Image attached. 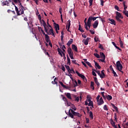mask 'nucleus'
I'll list each match as a JSON object with an SVG mask.
<instances>
[{
  "label": "nucleus",
  "instance_id": "obj_42",
  "mask_svg": "<svg viewBox=\"0 0 128 128\" xmlns=\"http://www.w3.org/2000/svg\"><path fill=\"white\" fill-rule=\"evenodd\" d=\"M9 2L8 1H6L4 3H3L2 6H9Z\"/></svg>",
  "mask_w": 128,
  "mask_h": 128
},
{
  "label": "nucleus",
  "instance_id": "obj_62",
  "mask_svg": "<svg viewBox=\"0 0 128 128\" xmlns=\"http://www.w3.org/2000/svg\"><path fill=\"white\" fill-rule=\"evenodd\" d=\"M100 2L101 6H104V0H100Z\"/></svg>",
  "mask_w": 128,
  "mask_h": 128
},
{
  "label": "nucleus",
  "instance_id": "obj_50",
  "mask_svg": "<svg viewBox=\"0 0 128 128\" xmlns=\"http://www.w3.org/2000/svg\"><path fill=\"white\" fill-rule=\"evenodd\" d=\"M86 64H88V66H89V67H90V68H92V65H91V64H90V62H86Z\"/></svg>",
  "mask_w": 128,
  "mask_h": 128
},
{
  "label": "nucleus",
  "instance_id": "obj_27",
  "mask_svg": "<svg viewBox=\"0 0 128 128\" xmlns=\"http://www.w3.org/2000/svg\"><path fill=\"white\" fill-rule=\"evenodd\" d=\"M94 64H95V66L96 67H97L98 69H100L101 68V67L100 66V64H98L96 62H95L94 60Z\"/></svg>",
  "mask_w": 128,
  "mask_h": 128
},
{
  "label": "nucleus",
  "instance_id": "obj_29",
  "mask_svg": "<svg viewBox=\"0 0 128 128\" xmlns=\"http://www.w3.org/2000/svg\"><path fill=\"white\" fill-rule=\"evenodd\" d=\"M40 21H42V24L43 25V26H44V28H47L46 24L45 21H44V20H40Z\"/></svg>",
  "mask_w": 128,
  "mask_h": 128
},
{
  "label": "nucleus",
  "instance_id": "obj_28",
  "mask_svg": "<svg viewBox=\"0 0 128 128\" xmlns=\"http://www.w3.org/2000/svg\"><path fill=\"white\" fill-rule=\"evenodd\" d=\"M98 18H101L100 17H92V16H89L88 18L91 19L92 20L94 21L97 19Z\"/></svg>",
  "mask_w": 128,
  "mask_h": 128
},
{
  "label": "nucleus",
  "instance_id": "obj_1",
  "mask_svg": "<svg viewBox=\"0 0 128 128\" xmlns=\"http://www.w3.org/2000/svg\"><path fill=\"white\" fill-rule=\"evenodd\" d=\"M68 116L69 117H70L71 118H73L74 120V116H77L78 118L82 117V114L78 112H76L73 110L72 108H70L68 110Z\"/></svg>",
  "mask_w": 128,
  "mask_h": 128
},
{
  "label": "nucleus",
  "instance_id": "obj_2",
  "mask_svg": "<svg viewBox=\"0 0 128 128\" xmlns=\"http://www.w3.org/2000/svg\"><path fill=\"white\" fill-rule=\"evenodd\" d=\"M116 20L118 22L120 23H122V21L120 18L124 19V16H122V14H120V13L118 12H116Z\"/></svg>",
  "mask_w": 128,
  "mask_h": 128
},
{
  "label": "nucleus",
  "instance_id": "obj_31",
  "mask_svg": "<svg viewBox=\"0 0 128 128\" xmlns=\"http://www.w3.org/2000/svg\"><path fill=\"white\" fill-rule=\"evenodd\" d=\"M112 108H114V110H116V112H118V107L116 106L114 104H112Z\"/></svg>",
  "mask_w": 128,
  "mask_h": 128
},
{
  "label": "nucleus",
  "instance_id": "obj_60",
  "mask_svg": "<svg viewBox=\"0 0 128 128\" xmlns=\"http://www.w3.org/2000/svg\"><path fill=\"white\" fill-rule=\"evenodd\" d=\"M104 92H101V94L102 95V96H103L104 99H106V96L104 95Z\"/></svg>",
  "mask_w": 128,
  "mask_h": 128
},
{
  "label": "nucleus",
  "instance_id": "obj_38",
  "mask_svg": "<svg viewBox=\"0 0 128 128\" xmlns=\"http://www.w3.org/2000/svg\"><path fill=\"white\" fill-rule=\"evenodd\" d=\"M88 106H92V108H94V103L92 102H89Z\"/></svg>",
  "mask_w": 128,
  "mask_h": 128
},
{
  "label": "nucleus",
  "instance_id": "obj_9",
  "mask_svg": "<svg viewBox=\"0 0 128 128\" xmlns=\"http://www.w3.org/2000/svg\"><path fill=\"white\" fill-rule=\"evenodd\" d=\"M76 74H77V76H78L80 78H82L83 80H86V77L84 76V74H82L79 72H78V70H76Z\"/></svg>",
  "mask_w": 128,
  "mask_h": 128
},
{
  "label": "nucleus",
  "instance_id": "obj_25",
  "mask_svg": "<svg viewBox=\"0 0 128 128\" xmlns=\"http://www.w3.org/2000/svg\"><path fill=\"white\" fill-rule=\"evenodd\" d=\"M73 42V39H70V40L68 41V42L66 44L67 46H70V44Z\"/></svg>",
  "mask_w": 128,
  "mask_h": 128
},
{
  "label": "nucleus",
  "instance_id": "obj_4",
  "mask_svg": "<svg viewBox=\"0 0 128 128\" xmlns=\"http://www.w3.org/2000/svg\"><path fill=\"white\" fill-rule=\"evenodd\" d=\"M48 27L44 28V30H45V32H46L48 35H52V36L55 37L54 33V30L52 28H51L50 29V30H49L48 32Z\"/></svg>",
  "mask_w": 128,
  "mask_h": 128
},
{
  "label": "nucleus",
  "instance_id": "obj_63",
  "mask_svg": "<svg viewBox=\"0 0 128 128\" xmlns=\"http://www.w3.org/2000/svg\"><path fill=\"white\" fill-rule=\"evenodd\" d=\"M124 127L125 128H128V123L124 124Z\"/></svg>",
  "mask_w": 128,
  "mask_h": 128
},
{
  "label": "nucleus",
  "instance_id": "obj_34",
  "mask_svg": "<svg viewBox=\"0 0 128 128\" xmlns=\"http://www.w3.org/2000/svg\"><path fill=\"white\" fill-rule=\"evenodd\" d=\"M75 72L74 70V69H73V68H71V69L70 70V72H68V74H74Z\"/></svg>",
  "mask_w": 128,
  "mask_h": 128
},
{
  "label": "nucleus",
  "instance_id": "obj_22",
  "mask_svg": "<svg viewBox=\"0 0 128 128\" xmlns=\"http://www.w3.org/2000/svg\"><path fill=\"white\" fill-rule=\"evenodd\" d=\"M106 98L107 99V100H112V96H110V95H107L106 96Z\"/></svg>",
  "mask_w": 128,
  "mask_h": 128
},
{
  "label": "nucleus",
  "instance_id": "obj_8",
  "mask_svg": "<svg viewBox=\"0 0 128 128\" xmlns=\"http://www.w3.org/2000/svg\"><path fill=\"white\" fill-rule=\"evenodd\" d=\"M57 50L58 52V54H60L61 57H63V56L64 57L66 56V54L62 51V50H61L60 48H58Z\"/></svg>",
  "mask_w": 128,
  "mask_h": 128
},
{
  "label": "nucleus",
  "instance_id": "obj_61",
  "mask_svg": "<svg viewBox=\"0 0 128 128\" xmlns=\"http://www.w3.org/2000/svg\"><path fill=\"white\" fill-rule=\"evenodd\" d=\"M61 70H63L64 72L66 71V68H64V66L63 65H62V66L61 68Z\"/></svg>",
  "mask_w": 128,
  "mask_h": 128
},
{
  "label": "nucleus",
  "instance_id": "obj_26",
  "mask_svg": "<svg viewBox=\"0 0 128 128\" xmlns=\"http://www.w3.org/2000/svg\"><path fill=\"white\" fill-rule=\"evenodd\" d=\"M67 56V64L68 66H70V58L68 56V54L66 56Z\"/></svg>",
  "mask_w": 128,
  "mask_h": 128
},
{
  "label": "nucleus",
  "instance_id": "obj_19",
  "mask_svg": "<svg viewBox=\"0 0 128 128\" xmlns=\"http://www.w3.org/2000/svg\"><path fill=\"white\" fill-rule=\"evenodd\" d=\"M72 50H74V52H78V47L74 44H72Z\"/></svg>",
  "mask_w": 128,
  "mask_h": 128
},
{
  "label": "nucleus",
  "instance_id": "obj_30",
  "mask_svg": "<svg viewBox=\"0 0 128 128\" xmlns=\"http://www.w3.org/2000/svg\"><path fill=\"white\" fill-rule=\"evenodd\" d=\"M89 117H90V118H91V120L94 119V115L92 114V112H89Z\"/></svg>",
  "mask_w": 128,
  "mask_h": 128
},
{
  "label": "nucleus",
  "instance_id": "obj_51",
  "mask_svg": "<svg viewBox=\"0 0 128 128\" xmlns=\"http://www.w3.org/2000/svg\"><path fill=\"white\" fill-rule=\"evenodd\" d=\"M94 82H91V87L92 88V90H94Z\"/></svg>",
  "mask_w": 128,
  "mask_h": 128
},
{
  "label": "nucleus",
  "instance_id": "obj_7",
  "mask_svg": "<svg viewBox=\"0 0 128 128\" xmlns=\"http://www.w3.org/2000/svg\"><path fill=\"white\" fill-rule=\"evenodd\" d=\"M68 56H70V57L68 58H70L71 60H74V57H73L74 54H73V52H72V48H68Z\"/></svg>",
  "mask_w": 128,
  "mask_h": 128
},
{
  "label": "nucleus",
  "instance_id": "obj_15",
  "mask_svg": "<svg viewBox=\"0 0 128 128\" xmlns=\"http://www.w3.org/2000/svg\"><path fill=\"white\" fill-rule=\"evenodd\" d=\"M67 28H68V29L67 30V31H68V32H70V30H68L70 29V20H68L67 22Z\"/></svg>",
  "mask_w": 128,
  "mask_h": 128
},
{
  "label": "nucleus",
  "instance_id": "obj_53",
  "mask_svg": "<svg viewBox=\"0 0 128 128\" xmlns=\"http://www.w3.org/2000/svg\"><path fill=\"white\" fill-rule=\"evenodd\" d=\"M71 108H72L71 110H76V106L74 105H73V106H72L71 107Z\"/></svg>",
  "mask_w": 128,
  "mask_h": 128
},
{
  "label": "nucleus",
  "instance_id": "obj_54",
  "mask_svg": "<svg viewBox=\"0 0 128 128\" xmlns=\"http://www.w3.org/2000/svg\"><path fill=\"white\" fill-rule=\"evenodd\" d=\"M92 20L90 18H88V22H86V24H91V22H92Z\"/></svg>",
  "mask_w": 128,
  "mask_h": 128
},
{
  "label": "nucleus",
  "instance_id": "obj_46",
  "mask_svg": "<svg viewBox=\"0 0 128 128\" xmlns=\"http://www.w3.org/2000/svg\"><path fill=\"white\" fill-rule=\"evenodd\" d=\"M78 30H80V32H84V30H82V28H80V24H79V28H78Z\"/></svg>",
  "mask_w": 128,
  "mask_h": 128
},
{
  "label": "nucleus",
  "instance_id": "obj_6",
  "mask_svg": "<svg viewBox=\"0 0 128 128\" xmlns=\"http://www.w3.org/2000/svg\"><path fill=\"white\" fill-rule=\"evenodd\" d=\"M61 96H62V100H63L64 102H66L67 106H74L72 103L68 102V100H67V98H66L63 95H61Z\"/></svg>",
  "mask_w": 128,
  "mask_h": 128
},
{
  "label": "nucleus",
  "instance_id": "obj_52",
  "mask_svg": "<svg viewBox=\"0 0 128 128\" xmlns=\"http://www.w3.org/2000/svg\"><path fill=\"white\" fill-rule=\"evenodd\" d=\"M112 74H114V76H115V77L118 76V74H116V72L114 70L112 71Z\"/></svg>",
  "mask_w": 128,
  "mask_h": 128
},
{
  "label": "nucleus",
  "instance_id": "obj_40",
  "mask_svg": "<svg viewBox=\"0 0 128 128\" xmlns=\"http://www.w3.org/2000/svg\"><path fill=\"white\" fill-rule=\"evenodd\" d=\"M94 56L97 58H100V55L97 53H94Z\"/></svg>",
  "mask_w": 128,
  "mask_h": 128
},
{
  "label": "nucleus",
  "instance_id": "obj_43",
  "mask_svg": "<svg viewBox=\"0 0 128 128\" xmlns=\"http://www.w3.org/2000/svg\"><path fill=\"white\" fill-rule=\"evenodd\" d=\"M110 124H112V126H116V122L113 121L112 119L110 120Z\"/></svg>",
  "mask_w": 128,
  "mask_h": 128
},
{
  "label": "nucleus",
  "instance_id": "obj_14",
  "mask_svg": "<svg viewBox=\"0 0 128 128\" xmlns=\"http://www.w3.org/2000/svg\"><path fill=\"white\" fill-rule=\"evenodd\" d=\"M60 18H61V20L63 22V15L62 14V8H60Z\"/></svg>",
  "mask_w": 128,
  "mask_h": 128
},
{
  "label": "nucleus",
  "instance_id": "obj_41",
  "mask_svg": "<svg viewBox=\"0 0 128 128\" xmlns=\"http://www.w3.org/2000/svg\"><path fill=\"white\" fill-rule=\"evenodd\" d=\"M71 62L73 64H76L77 66H80L79 64H78L77 62H76V60H71Z\"/></svg>",
  "mask_w": 128,
  "mask_h": 128
},
{
  "label": "nucleus",
  "instance_id": "obj_3",
  "mask_svg": "<svg viewBox=\"0 0 128 128\" xmlns=\"http://www.w3.org/2000/svg\"><path fill=\"white\" fill-rule=\"evenodd\" d=\"M20 8L19 10L18 8V7H16V6H15V10L16 11V14H18V16H21L22 14H24V6H21V8Z\"/></svg>",
  "mask_w": 128,
  "mask_h": 128
},
{
  "label": "nucleus",
  "instance_id": "obj_12",
  "mask_svg": "<svg viewBox=\"0 0 128 128\" xmlns=\"http://www.w3.org/2000/svg\"><path fill=\"white\" fill-rule=\"evenodd\" d=\"M98 21L97 20H95V22H94V24H92V26L94 27V28H96L98 27Z\"/></svg>",
  "mask_w": 128,
  "mask_h": 128
},
{
  "label": "nucleus",
  "instance_id": "obj_64",
  "mask_svg": "<svg viewBox=\"0 0 128 128\" xmlns=\"http://www.w3.org/2000/svg\"><path fill=\"white\" fill-rule=\"evenodd\" d=\"M60 38H61V42H64V35H61Z\"/></svg>",
  "mask_w": 128,
  "mask_h": 128
},
{
  "label": "nucleus",
  "instance_id": "obj_20",
  "mask_svg": "<svg viewBox=\"0 0 128 128\" xmlns=\"http://www.w3.org/2000/svg\"><path fill=\"white\" fill-rule=\"evenodd\" d=\"M94 82H95V84H97L98 87L100 86V84L98 82L97 78H96V77L94 78Z\"/></svg>",
  "mask_w": 128,
  "mask_h": 128
},
{
  "label": "nucleus",
  "instance_id": "obj_35",
  "mask_svg": "<svg viewBox=\"0 0 128 128\" xmlns=\"http://www.w3.org/2000/svg\"><path fill=\"white\" fill-rule=\"evenodd\" d=\"M92 71H95V72H96V74H97L100 77V72L99 70H96L94 69H92Z\"/></svg>",
  "mask_w": 128,
  "mask_h": 128
},
{
  "label": "nucleus",
  "instance_id": "obj_36",
  "mask_svg": "<svg viewBox=\"0 0 128 128\" xmlns=\"http://www.w3.org/2000/svg\"><path fill=\"white\" fill-rule=\"evenodd\" d=\"M122 13L123 14H125V16H126V17L128 18V10H123Z\"/></svg>",
  "mask_w": 128,
  "mask_h": 128
},
{
  "label": "nucleus",
  "instance_id": "obj_32",
  "mask_svg": "<svg viewBox=\"0 0 128 128\" xmlns=\"http://www.w3.org/2000/svg\"><path fill=\"white\" fill-rule=\"evenodd\" d=\"M58 82L60 83V85H61V86H62V87H63L64 88L67 89V86H66V85H64L63 84V82Z\"/></svg>",
  "mask_w": 128,
  "mask_h": 128
},
{
  "label": "nucleus",
  "instance_id": "obj_58",
  "mask_svg": "<svg viewBox=\"0 0 128 128\" xmlns=\"http://www.w3.org/2000/svg\"><path fill=\"white\" fill-rule=\"evenodd\" d=\"M115 9L118 12H120V10H119V7L118 6H115Z\"/></svg>",
  "mask_w": 128,
  "mask_h": 128
},
{
  "label": "nucleus",
  "instance_id": "obj_10",
  "mask_svg": "<svg viewBox=\"0 0 128 128\" xmlns=\"http://www.w3.org/2000/svg\"><path fill=\"white\" fill-rule=\"evenodd\" d=\"M97 102H98V106H101L104 104V100L102 97L100 98V100H97Z\"/></svg>",
  "mask_w": 128,
  "mask_h": 128
},
{
  "label": "nucleus",
  "instance_id": "obj_48",
  "mask_svg": "<svg viewBox=\"0 0 128 128\" xmlns=\"http://www.w3.org/2000/svg\"><path fill=\"white\" fill-rule=\"evenodd\" d=\"M120 46L121 48H124V43L122 42V41L120 39Z\"/></svg>",
  "mask_w": 128,
  "mask_h": 128
},
{
  "label": "nucleus",
  "instance_id": "obj_16",
  "mask_svg": "<svg viewBox=\"0 0 128 128\" xmlns=\"http://www.w3.org/2000/svg\"><path fill=\"white\" fill-rule=\"evenodd\" d=\"M54 28H55V30H60V26L58 25V24H56V23H54Z\"/></svg>",
  "mask_w": 128,
  "mask_h": 128
},
{
  "label": "nucleus",
  "instance_id": "obj_11",
  "mask_svg": "<svg viewBox=\"0 0 128 128\" xmlns=\"http://www.w3.org/2000/svg\"><path fill=\"white\" fill-rule=\"evenodd\" d=\"M88 28H90L91 27V23H86L85 22V28L86 30H88Z\"/></svg>",
  "mask_w": 128,
  "mask_h": 128
},
{
  "label": "nucleus",
  "instance_id": "obj_47",
  "mask_svg": "<svg viewBox=\"0 0 128 128\" xmlns=\"http://www.w3.org/2000/svg\"><path fill=\"white\" fill-rule=\"evenodd\" d=\"M99 45L100 46H98V48L101 49V50H104L103 46H102V44H100Z\"/></svg>",
  "mask_w": 128,
  "mask_h": 128
},
{
  "label": "nucleus",
  "instance_id": "obj_18",
  "mask_svg": "<svg viewBox=\"0 0 128 128\" xmlns=\"http://www.w3.org/2000/svg\"><path fill=\"white\" fill-rule=\"evenodd\" d=\"M104 70H101V74H100V78H103L106 76V74H104Z\"/></svg>",
  "mask_w": 128,
  "mask_h": 128
},
{
  "label": "nucleus",
  "instance_id": "obj_24",
  "mask_svg": "<svg viewBox=\"0 0 128 128\" xmlns=\"http://www.w3.org/2000/svg\"><path fill=\"white\" fill-rule=\"evenodd\" d=\"M45 40L46 42L49 43L50 42V39L49 38V36H45Z\"/></svg>",
  "mask_w": 128,
  "mask_h": 128
},
{
  "label": "nucleus",
  "instance_id": "obj_56",
  "mask_svg": "<svg viewBox=\"0 0 128 128\" xmlns=\"http://www.w3.org/2000/svg\"><path fill=\"white\" fill-rule=\"evenodd\" d=\"M103 108H104V110H108V108H107L106 105L104 106Z\"/></svg>",
  "mask_w": 128,
  "mask_h": 128
},
{
  "label": "nucleus",
  "instance_id": "obj_21",
  "mask_svg": "<svg viewBox=\"0 0 128 128\" xmlns=\"http://www.w3.org/2000/svg\"><path fill=\"white\" fill-rule=\"evenodd\" d=\"M109 22H110V24H113V25H115L116 26V21L115 20H113V19H110V18H109Z\"/></svg>",
  "mask_w": 128,
  "mask_h": 128
},
{
  "label": "nucleus",
  "instance_id": "obj_39",
  "mask_svg": "<svg viewBox=\"0 0 128 128\" xmlns=\"http://www.w3.org/2000/svg\"><path fill=\"white\" fill-rule=\"evenodd\" d=\"M73 84L74 85V88L78 86V82L76 80H74Z\"/></svg>",
  "mask_w": 128,
  "mask_h": 128
},
{
  "label": "nucleus",
  "instance_id": "obj_44",
  "mask_svg": "<svg viewBox=\"0 0 128 128\" xmlns=\"http://www.w3.org/2000/svg\"><path fill=\"white\" fill-rule=\"evenodd\" d=\"M102 59H100L98 60H100V62H106V58H102Z\"/></svg>",
  "mask_w": 128,
  "mask_h": 128
},
{
  "label": "nucleus",
  "instance_id": "obj_57",
  "mask_svg": "<svg viewBox=\"0 0 128 128\" xmlns=\"http://www.w3.org/2000/svg\"><path fill=\"white\" fill-rule=\"evenodd\" d=\"M89 32L91 33L92 34L94 35V31L92 30H89Z\"/></svg>",
  "mask_w": 128,
  "mask_h": 128
},
{
  "label": "nucleus",
  "instance_id": "obj_37",
  "mask_svg": "<svg viewBox=\"0 0 128 128\" xmlns=\"http://www.w3.org/2000/svg\"><path fill=\"white\" fill-rule=\"evenodd\" d=\"M74 98H76L74 101L77 102H79V96H76V95H74Z\"/></svg>",
  "mask_w": 128,
  "mask_h": 128
},
{
  "label": "nucleus",
  "instance_id": "obj_49",
  "mask_svg": "<svg viewBox=\"0 0 128 128\" xmlns=\"http://www.w3.org/2000/svg\"><path fill=\"white\" fill-rule=\"evenodd\" d=\"M66 68L68 70V72H70V70H71L70 68V66H68L66 65Z\"/></svg>",
  "mask_w": 128,
  "mask_h": 128
},
{
  "label": "nucleus",
  "instance_id": "obj_45",
  "mask_svg": "<svg viewBox=\"0 0 128 128\" xmlns=\"http://www.w3.org/2000/svg\"><path fill=\"white\" fill-rule=\"evenodd\" d=\"M94 0H89L88 2H89V6H91L92 5V2Z\"/></svg>",
  "mask_w": 128,
  "mask_h": 128
},
{
  "label": "nucleus",
  "instance_id": "obj_17",
  "mask_svg": "<svg viewBox=\"0 0 128 128\" xmlns=\"http://www.w3.org/2000/svg\"><path fill=\"white\" fill-rule=\"evenodd\" d=\"M14 0V3H16V4L18 3V6H19L20 8H21V6H22V4L20 2V0Z\"/></svg>",
  "mask_w": 128,
  "mask_h": 128
},
{
  "label": "nucleus",
  "instance_id": "obj_5",
  "mask_svg": "<svg viewBox=\"0 0 128 128\" xmlns=\"http://www.w3.org/2000/svg\"><path fill=\"white\" fill-rule=\"evenodd\" d=\"M116 68L119 70V72L122 73H124V72L122 71V65L120 64V61L118 60V62H116Z\"/></svg>",
  "mask_w": 128,
  "mask_h": 128
},
{
  "label": "nucleus",
  "instance_id": "obj_33",
  "mask_svg": "<svg viewBox=\"0 0 128 128\" xmlns=\"http://www.w3.org/2000/svg\"><path fill=\"white\" fill-rule=\"evenodd\" d=\"M100 56H101V58H106V56L103 52H100Z\"/></svg>",
  "mask_w": 128,
  "mask_h": 128
},
{
  "label": "nucleus",
  "instance_id": "obj_13",
  "mask_svg": "<svg viewBox=\"0 0 128 128\" xmlns=\"http://www.w3.org/2000/svg\"><path fill=\"white\" fill-rule=\"evenodd\" d=\"M66 96L67 98H68V100H72V95L70 94V93L66 92L65 93Z\"/></svg>",
  "mask_w": 128,
  "mask_h": 128
},
{
  "label": "nucleus",
  "instance_id": "obj_59",
  "mask_svg": "<svg viewBox=\"0 0 128 128\" xmlns=\"http://www.w3.org/2000/svg\"><path fill=\"white\" fill-rule=\"evenodd\" d=\"M40 32H42V34H43V35L45 36V37L46 36H48V35L45 34V32H44V31L42 30H40Z\"/></svg>",
  "mask_w": 128,
  "mask_h": 128
},
{
  "label": "nucleus",
  "instance_id": "obj_55",
  "mask_svg": "<svg viewBox=\"0 0 128 128\" xmlns=\"http://www.w3.org/2000/svg\"><path fill=\"white\" fill-rule=\"evenodd\" d=\"M123 6H124V8L123 11H126V10L128 8V6H126L124 3H123Z\"/></svg>",
  "mask_w": 128,
  "mask_h": 128
},
{
  "label": "nucleus",
  "instance_id": "obj_23",
  "mask_svg": "<svg viewBox=\"0 0 128 128\" xmlns=\"http://www.w3.org/2000/svg\"><path fill=\"white\" fill-rule=\"evenodd\" d=\"M90 38H86V40H85V41H84V44H85V46H88V41L90 40Z\"/></svg>",
  "mask_w": 128,
  "mask_h": 128
}]
</instances>
